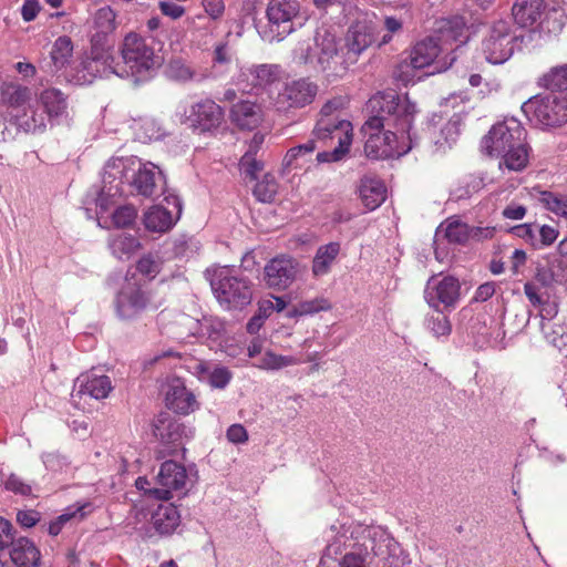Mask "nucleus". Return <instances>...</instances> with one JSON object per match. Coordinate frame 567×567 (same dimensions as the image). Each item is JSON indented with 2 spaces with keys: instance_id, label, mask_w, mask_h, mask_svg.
Segmentation results:
<instances>
[{
  "instance_id": "obj_41",
  "label": "nucleus",
  "mask_w": 567,
  "mask_h": 567,
  "mask_svg": "<svg viewBox=\"0 0 567 567\" xmlns=\"http://www.w3.org/2000/svg\"><path fill=\"white\" fill-rule=\"evenodd\" d=\"M301 360L293 355H281L272 351H266L255 364L258 369L276 371L286 367L300 364Z\"/></svg>"
},
{
  "instance_id": "obj_60",
  "label": "nucleus",
  "mask_w": 567,
  "mask_h": 567,
  "mask_svg": "<svg viewBox=\"0 0 567 567\" xmlns=\"http://www.w3.org/2000/svg\"><path fill=\"white\" fill-rule=\"evenodd\" d=\"M496 228L494 226H475L471 227L470 240L484 241L495 236Z\"/></svg>"
},
{
  "instance_id": "obj_8",
  "label": "nucleus",
  "mask_w": 567,
  "mask_h": 567,
  "mask_svg": "<svg viewBox=\"0 0 567 567\" xmlns=\"http://www.w3.org/2000/svg\"><path fill=\"white\" fill-rule=\"evenodd\" d=\"M441 52L442 48L434 38H427L417 42L412 48L409 58L399 64L396 76L401 81L409 83L413 80L415 70L430 65L434 66L432 73L447 70L454 62L455 56H452L447 62L445 58H440Z\"/></svg>"
},
{
  "instance_id": "obj_11",
  "label": "nucleus",
  "mask_w": 567,
  "mask_h": 567,
  "mask_svg": "<svg viewBox=\"0 0 567 567\" xmlns=\"http://www.w3.org/2000/svg\"><path fill=\"white\" fill-rule=\"evenodd\" d=\"M523 39V35L516 32L509 21L495 22L482 44L487 62L492 64L506 62L520 48Z\"/></svg>"
},
{
  "instance_id": "obj_33",
  "label": "nucleus",
  "mask_w": 567,
  "mask_h": 567,
  "mask_svg": "<svg viewBox=\"0 0 567 567\" xmlns=\"http://www.w3.org/2000/svg\"><path fill=\"white\" fill-rule=\"evenodd\" d=\"M359 193L362 203L370 210L378 208L386 197V188L383 182L371 176L361 179Z\"/></svg>"
},
{
  "instance_id": "obj_62",
  "label": "nucleus",
  "mask_w": 567,
  "mask_h": 567,
  "mask_svg": "<svg viewBox=\"0 0 567 567\" xmlns=\"http://www.w3.org/2000/svg\"><path fill=\"white\" fill-rule=\"evenodd\" d=\"M40 520V513L33 509L19 511L17 513V522L22 527H33Z\"/></svg>"
},
{
  "instance_id": "obj_64",
  "label": "nucleus",
  "mask_w": 567,
  "mask_h": 567,
  "mask_svg": "<svg viewBox=\"0 0 567 567\" xmlns=\"http://www.w3.org/2000/svg\"><path fill=\"white\" fill-rule=\"evenodd\" d=\"M203 6L206 13L213 19L220 18L225 11L223 0H203Z\"/></svg>"
},
{
  "instance_id": "obj_32",
  "label": "nucleus",
  "mask_w": 567,
  "mask_h": 567,
  "mask_svg": "<svg viewBox=\"0 0 567 567\" xmlns=\"http://www.w3.org/2000/svg\"><path fill=\"white\" fill-rule=\"evenodd\" d=\"M518 235L528 240L536 249L554 244L558 237V230L548 225H523L516 228Z\"/></svg>"
},
{
  "instance_id": "obj_6",
  "label": "nucleus",
  "mask_w": 567,
  "mask_h": 567,
  "mask_svg": "<svg viewBox=\"0 0 567 567\" xmlns=\"http://www.w3.org/2000/svg\"><path fill=\"white\" fill-rule=\"evenodd\" d=\"M293 56L298 63L309 64L328 78L341 76L347 71L339 54L337 38L328 30L318 31L312 44L300 42L293 51Z\"/></svg>"
},
{
  "instance_id": "obj_31",
  "label": "nucleus",
  "mask_w": 567,
  "mask_h": 567,
  "mask_svg": "<svg viewBox=\"0 0 567 567\" xmlns=\"http://www.w3.org/2000/svg\"><path fill=\"white\" fill-rule=\"evenodd\" d=\"M544 9V0H516L512 8V14L519 27L526 28L540 19Z\"/></svg>"
},
{
  "instance_id": "obj_58",
  "label": "nucleus",
  "mask_w": 567,
  "mask_h": 567,
  "mask_svg": "<svg viewBox=\"0 0 567 567\" xmlns=\"http://www.w3.org/2000/svg\"><path fill=\"white\" fill-rule=\"evenodd\" d=\"M14 542L12 524L8 519L0 517V550L9 547Z\"/></svg>"
},
{
  "instance_id": "obj_17",
  "label": "nucleus",
  "mask_w": 567,
  "mask_h": 567,
  "mask_svg": "<svg viewBox=\"0 0 567 567\" xmlns=\"http://www.w3.org/2000/svg\"><path fill=\"white\" fill-rule=\"evenodd\" d=\"M318 91V84L307 78L287 82L278 94V109L289 110L305 107L315 101Z\"/></svg>"
},
{
  "instance_id": "obj_43",
  "label": "nucleus",
  "mask_w": 567,
  "mask_h": 567,
  "mask_svg": "<svg viewBox=\"0 0 567 567\" xmlns=\"http://www.w3.org/2000/svg\"><path fill=\"white\" fill-rule=\"evenodd\" d=\"M199 368L202 378L214 389H225L233 378L231 372L225 367H215L213 370L204 369L202 365Z\"/></svg>"
},
{
  "instance_id": "obj_54",
  "label": "nucleus",
  "mask_w": 567,
  "mask_h": 567,
  "mask_svg": "<svg viewBox=\"0 0 567 567\" xmlns=\"http://www.w3.org/2000/svg\"><path fill=\"white\" fill-rule=\"evenodd\" d=\"M161 269V262L152 255L143 256L137 262V270L142 275L154 278Z\"/></svg>"
},
{
  "instance_id": "obj_56",
  "label": "nucleus",
  "mask_w": 567,
  "mask_h": 567,
  "mask_svg": "<svg viewBox=\"0 0 567 567\" xmlns=\"http://www.w3.org/2000/svg\"><path fill=\"white\" fill-rule=\"evenodd\" d=\"M342 106V101L340 99H334L328 101L320 110L318 120H328V122H333L341 120L336 112Z\"/></svg>"
},
{
  "instance_id": "obj_20",
  "label": "nucleus",
  "mask_w": 567,
  "mask_h": 567,
  "mask_svg": "<svg viewBox=\"0 0 567 567\" xmlns=\"http://www.w3.org/2000/svg\"><path fill=\"white\" fill-rule=\"evenodd\" d=\"M112 389L113 385L107 375L99 374L96 371L92 370L90 372L82 373L75 379L71 399L75 405L80 404V401L84 395L95 400H102L107 398Z\"/></svg>"
},
{
  "instance_id": "obj_18",
  "label": "nucleus",
  "mask_w": 567,
  "mask_h": 567,
  "mask_svg": "<svg viewBox=\"0 0 567 567\" xmlns=\"http://www.w3.org/2000/svg\"><path fill=\"white\" fill-rule=\"evenodd\" d=\"M184 115V122L189 127L199 132H209L220 125L224 113L217 103L205 99L193 103Z\"/></svg>"
},
{
  "instance_id": "obj_21",
  "label": "nucleus",
  "mask_w": 567,
  "mask_h": 567,
  "mask_svg": "<svg viewBox=\"0 0 567 567\" xmlns=\"http://www.w3.org/2000/svg\"><path fill=\"white\" fill-rule=\"evenodd\" d=\"M154 435L167 446L172 454L193 436V431L167 414H161L154 423Z\"/></svg>"
},
{
  "instance_id": "obj_34",
  "label": "nucleus",
  "mask_w": 567,
  "mask_h": 567,
  "mask_svg": "<svg viewBox=\"0 0 567 567\" xmlns=\"http://www.w3.org/2000/svg\"><path fill=\"white\" fill-rule=\"evenodd\" d=\"M341 245L338 241H330L318 247L312 259V274L315 277H322L330 272L332 265L337 261Z\"/></svg>"
},
{
  "instance_id": "obj_63",
  "label": "nucleus",
  "mask_w": 567,
  "mask_h": 567,
  "mask_svg": "<svg viewBox=\"0 0 567 567\" xmlns=\"http://www.w3.org/2000/svg\"><path fill=\"white\" fill-rule=\"evenodd\" d=\"M159 9L164 16L174 20L179 19L185 13V9L182 6L169 1L159 2Z\"/></svg>"
},
{
  "instance_id": "obj_52",
  "label": "nucleus",
  "mask_w": 567,
  "mask_h": 567,
  "mask_svg": "<svg viewBox=\"0 0 567 567\" xmlns=\"http://www.w3.org/2000/svg\"><path fill=\"white\" fill-rule=\"evenodd\" d=\"M112 218L116 227L124 228L134 223L136 210L133 206H122L113 213Z\"/></svg>"
},
{
  "instance_id": "obj_23",
  "label": "nucleus",
  "mask_w": 567,
  "mask_h": 567,
  "mask_svg": "<svg viewBox=\"0 0 567 567\" xmlns=\"http://www.w3.org/2000/svg\"><path fill=\"white\" fill-rule=\"evenodd\" d=\"M166 405L175 413L187 415L199 408L195 394L187 389L185 382L179 378L168 381L166 391Z\"/></svg>"
},
{
  "instance_id": "obj_30",
  "label": "nucleus",
  "mask_w": 567,
  "mask_h": 567,
  "mask_svg": "<svg viewBox=\"0 0 567 567\" xmlns=\"http://www.w3.org/2000/svg\"><path fill=\"white\" fill-rule=\"evenodd\" d=\"M231 121L244 130H252L262 118L261 107L249 101L236 103L230 111Z\"/></svg>"
},
{
  "instance_id": "obj_47",
  "label": "nucleus",
  "mask_w": 567,
  "mask_h": 567,
  "mask_svg": "<svg viewBox=\"0 0 567 567\" xmlns=\"http://www.w3.org/2000/svg\"><path fill=\"white\" fill-rule=\"evenodd\" d=\"M540 202L554 214L567 218V197L557 196L550 192H543Z\"/></svg>"
},
{
  "instance_id": "obj_10",
  "label": "nucleus",
  "mask_w": 567,
  "mask_h": 567,
  "mask_svg": "<svg viewBox=\"0 0 567 567\" xmlns=\"http://www.w3.org/2000/svg\"><path fill=\"white\" fill-rule=\"evenodd\" d=\"M522 110L530 122L544 128L567 123V96L563 92L536 95L525 102Z\"/></svg>"
},
{
  "instance_id": "obj_19",
  "label": "nucleus",
  "mask_w": 567,
  "mask_h": 567,
  "mask_svg": "<svg viewBox=\"0 0 567 567\" xmlns=\"http://www.w3.org/2000/svg\"><path fill=\"white\" fill-rule=\"evenodd\" d=\"M298 262L290 256L281 255L272 258L264 268V281L275 290L287 289L296 279Z\"/></svg>"
},
{
  "instance_id": "obj_51",
  "label": "nucleus",
  "mask_w": 567,
  "mask_h": 567,
  "mask_svg": "<svg viewBox=\"0 0 567 567\" xmlns=\"http://www.w3.org/2000/svg\"><path fill=\"white\" fill-rule=\"evenodd\" d=\"M133 128L137 140L147 142L157 136V127L151 120H141L134 123Z\"/></svg>"
},
{
  "instance_id": "obj_2",
  "label": "nucleus",
  "mask_w": 567,
  "mask_h": 567,
  "mask_svg": "<svg viewBox=\"0 0 567 567\" xmlns=\"http://www.w3.org/2000/svg\"><path fill=\"white\" fill-rule=\"evenodd\" d=\"M324 555H342L338 567H398L402 549L381 526L337 522L326 532Z\"/></svg>"
},
{
  "instance_id": "obj_12",
  "label": "nucleus",
  "mask_w": 567,
  "mask_h": 567,
  "mask_svg": "<svg viewBox=\"0 0 567 567\" xmlns=\"http://www.w3.org/2000/svg\"><path fill=\"white\" fill-rule=\"evenodd\" d=\"M352 124L347 120L328 122V120H318L312 131L315 140L337 141L338 146L332 151H324L317 154L319 163H332L341 161L349 152L352 143Z\"/></svg>"
},
{
  "instance_id": "obj_9",
  "label": "nucleus",
  "mask_w": 567,
  "mask_h": 567,
  "mask_svg": "<svg viewBox=\"0 0 567 567\" xmlns=\"http://www.w3.org/2000/svg\"><path fill=\"white\" fill-rule=\"evenodd\" d=\"M267 30L265 38L269 42H280L302 25L305 18L298 0H270L266 9Z\"/></svg>"
},
{
  "instance_id": "obj_7",
  "label": "nucleus",
  "mask_w": 567,
  "mask_h": 567,
  "mask_svg": "<svg viewBox=\"0 0 567 567\" xmlns=\"http://www.w3.org/2000/svg\"><path fill=\"white\" fill-rule=\"evenodd\" d=\"M218 303L227 309H241L252 299L249 280L235 275L234 269L224 266L207 269L205 272Z\"/></svg>"
},
{
  "instance_id": "obj_53",
  "label": "nucleus",
  "mask_w": 567,
  "mask_h": 567,
  "mask_svg": "<svg viewBox=\"0 0 567 567\" xmlns=\"http://www.w3.org/2000/svg\"><path fill=\"white\" fill-rule=\"evenodd\" d=\"M4 488L14 494H19L22 496H28L32 492L31 485L25 483L20 476L16 474H10L6 481L3 482Z\"/></svg>"
},
{
  "instance_id": "obj_5",
  "label": "nucleus",
  "mask_w": 567,
  "mask_h": 567,
  "mask_svg": "<svg viewBox=\"0 0 567 567\" xmlns=\"http://www.w3.org/2000/svg\"><path fill=\"white\" fill-rule=\"evenodd\" d=\"M117 76L131 79L135 84L151 80L161 65V58L154 48L140 34L130 32L120 47Z\"/></svg>"
},
{
  "instance_id": "obj_16",
  "label": "nucleus",
  "mask_w": 567,
  "mask_h": 567,
  "mask_svg": "<svg viewBox=\"0 0 567 567\" xmlns=\"http://www.w3.org/2000/svg\"><path fill=\"white\" fill-rule=\"evenodd\" d=\"M157 487L151 493L158 499L168 501L173 492H184L188 482V474L185 466L175 461H165L159 467L156 476Z\"/></svg>"
},
{
  "instance_id": "obj_57",
  "label": "nucleus",
  "mask_w": 567,
  "mask_h": 567,
  "mask_svg": "<svg viewBox=\"0 0 567 567\" xmlns=\"http://www.w3.org/2000/svg\"><path fill=\"white\" fill-rule=\"evenodd\" d=\"M342 106V101L340 99H334L328 101L320 110L318 120H328V122H333L341 120L336 112Z\"/></svg>"
},
{
  "instance_id": "obj_25",
  "label": "nucleus",
  "mask_w": 567,
  "mask_h": 567,
  "mask_svg": "<svg viewBox=\"0 0 567 567\" xmlns=\"http://www.w3.org/2000/svg\"><path fill=\"white\" fill-rule=\"evenodd\" d=\"M166 75L169 80L187 84L202 83L210 78L212 73L203 66L195 65L181 58L172 59L166 66Z\"/></svg>"
},
{
  "instance_id": "obj_48",
  "label": "nucleus",
  "mask_w": 567,
  "mask_h": 567,
  "mask_svg": "<svg viewBox=\"0 0 567 567\" xmlns=\"http://www.w3.org/2000/svg\"><path fill=\"white\" fill-rule=\"evenodd\" d=\"M277 193V183L275 177L266 175L264 179L256 184L254 195L262 203H269L274 199Z\"/></svg>"
},
{
  "instance_id": "obj_49",
  "label": "nucleus",
  "mask_w": 567,
  "mask_h": 567,
  "mask_svg": "<svg viewBox=\"0 0 567 567\" xmlns=\"http://www.w3.org/2000/svg\"><path fill=\"white\" fill-rule=\"evenodd\" d=\"M239 165L245 176L252 181L257 178V174L264 167L262 163L256 159V155L252 151L245 152L240 158Z\"/></svg>"
},
{
  "instance_id": "obj_55",
  "label": "nucleus",
  "mask_w": 567,
  "mask_h": 567,
  "mask_svg": "<svg viewBox=\"0 0 567 567\" xmlns=\"http://www.w3.org/2000/svg\"><path fill=\"white\" fill-rule=\"evenodd\" d=\"M42 462L47 470L58 472L62 471L68 465V460L65 456L61 455L58 452H47L43 453Z\"/></svg>"
},
{
  "instance_id": "obj_14",
  "label": "nucleus",
  "mask_w": 567,
  "mask_h": 567,
  "mask_svg": "<svg viewBox=\"0 0 567 567\" xmlns=\"http://www.w3.org/2000/svg\"><path fill=\"white\" fill-rule=\"evenodd\" d=\"M460 297V281L452 276H446L442 279L431 277L424 289L425 301L435 310H439L440 306H443L445 309L455 308Z\"/></svg>"
},
{
  "instance_id": "obj_26",
  "label": "nucleus",
  "mask_w": 567,
  "mask_h": 567,
  "mask_svg": "<svg viewBox=\"0 0 567 567\" xmlns=\"http://www.w3.org/2000/svg\"><path fill=\"white\" fill-rule=\"evenodd\" d=\"M1 101L8 110L9 121L13 113L25 110L32 101L31 89L17 82H6L0 87Z\"/></svg>"
},
{
  "instance_id": "obj_40",
  "label": "nucleus",
  "mask_w": 567,
  "mask_h": 567,
  "mask_svg": "<svg viewBox=\"0 0 567 567\" xmlns=\"http://www.w3.org/2000/svg\"><path fill=\"white\" fill-rule=\"evenodd\" d=\"M73 53V42L72 40L62 35L59 37L53 45L52 50L50 52L51 55V62L55 71L61 70L64 68L69 62Z\"/></svg>"
},
{
  "instance_id": "obj_39",
  "label": "nucleus",
  "mask_w": 567,
  "mask_h": 567,
  "mask_svg": "<svg viewBox=\"0 0 567 567\" xmlns=\"http://www.w3.org/2000/svg\"><path fill=\"white\" fill-rule=\"evenodd\" d=\"M109 246L116 258L126 259L140 248V241L133 235L121 233L110 239Z\"/></svg>"
},
{
  "instance_id": "obj_4",
  "label": "nucleus",
  "mask_w": 567,
  "mask_h": 567,
  "mask_svg": "<svg viewBox=\"0 0 567 567\" xmlns=\"http://www.w3.org/2000/svg\"><path fill=\"white\" fill-rule=\"evenodd\" d=\"M126 179L136 190L137 194L144 197H152L157 194V188H162L164 185V176L156 165L153 163H141L133 158H111L104 166L103 187L96 205L101 210H106L107 205L104 200V194L113 196L110 186L106 189V184H112L118 181L123 183Z\"/></svg>"
},
{
  "instance_id": "obj_27",
  "label": "nucleus",
  "mask_w": 567,
  "mask_h": 567,
  "mask_svg": "<svg viewBox=\"0 0 567 567\" xmlns=\"http://www.w3.org/2000/svg\"><path fill=\"white\" fill-rule=\"evenodd\" d=\"M38 102L50 122L60 123L68 116L66 96L55 87L43 90L39 95Z\"/></svg>"
},
{
  "instance_id": "obj_3",
  "label": "nucleus",
  "mask_w": 567,
  "mask_h": 567,
  "mask_svg": "<svg viewBox=\"0 0 567 567\" xmlns=\"http://www.w3.org/2000/svg\"><path fill=\"white\" fill-rule=\"evenodd\" d=\"M526 130L514 118H506L492 126L482 138V151L491 156H502L499 168L519 172L528 163V148L525 142Z\"/></svg>"
},
{
  "instance_id": "obj_36",
  "label": "nucleus",
  "mask_w": 567,
  "mask_h": 567,
  "mask_svg": "<svg viewBox=\"0 0 567 567\" xmlns=\"http://www.w3.org/2000/svg\"><path fill=\"white\" fill-rule=\"evenodd\" d=\"M374 41L372 28L367 23H355L348 30L346 45L350 53L361 54Z\"/></svg>"
},
{
  "instance_id": "obj_15",
  "label": "nucleus",
  "mask_w": 567,
  "mask_h": 567,
  "mask_svg": "<svg viewBox=\"0 0 567 567\" xmlns=\"http://www.w3.org/2000/svg\"><path fill=\"white\" fill-rule=\"evenodd\" d=\"M116 312L121 319L136 318L148 308H156L152 303L151 296L140 285L126 281L116 297Z\"/></svg>"
},
{
  "instance_id": "obj_50",
  "label": "nucleus",
  "mask_w": 567,
  "mask_h": 567,
  "mask_svg": "<svg viewBox=\"0 0 567 567\" xmlns=\"http://www.w3.org/2000/svg\"><path fill=\"white\" fill-rule=\"evenodd\" d=\"M93 511V505L90 502H84L82 504L78 503L74 506H70L65 509L63 514H61L56 520L62 524V526L69 522L70 519L79 516L80 519L85 517L89 513Z\"/></svg>"
},
{
  "instance_id": "obj_1",
  "label": "nucleus",
  "mask_w": 567,
  "mask_h": 567,
  "mask_svg": "<svg viewBox=\"0 0 567 567\" xmlns=\"http://www.w3.org/2000/svg\"><path fill=\"white\" fill-rule=\"evenodd\" d=\"M369 107L375 114L362 126L368 157H400L416 145V134L412 132L416 107L406 95L378 93L370 99Z\"/></svg>"
},
{
  "instance_id": "obj_13",
  "label": "nucleus",
  "mask_w": 567,
  "mask_h": 567,
  "mask_svg": "<svg viewBox=\"0 0 567 567\" xmlns=\"http://www.w3.org/2000/svg\"><path fill=\"white\" fill-rule=\"evenodd\" d=\"M116 69L117 62H115L111 51L93 40L90 54L76 70L75 82L85 85L92 83L96 78H110L113 74L117 76Z\"/></svg>"
},
{
  "instance_id": "obj_61",
  "label": "nucleus",
  "mask_w": 567,
  "mask_h": 567,
  "mask_svg": "<svg viewBox=\"0 0 567 567\" xmlns=\"http://www.w3.org/2000/svg\"><path fill=\"white\" fill-rule=\"evenodd\" d=\"M226 435L228 441L235 444H241L248 441L247 430L241 424L230 425Z\"/></svg>"
},
{
  "instance_id": "obj_35",
  "label": "nucleus",
  "mask_w": 567,
  "mask_h": 567,
  "mask_svg": "<svg viewBox=\"0 0 567 567\" xmlns=\"http://www.w3.org/2000/svg\"><path fill=\"white\" fill-rule=\"evenodd\" d=\"M152 524L161 535H171L181 524V515L173 504L159 505L152 515Z\"/></svg>"
},
{
  "instance_id": "obj_22",
  "label": "nucleus",
  "mask_w": 567,
  "mask_h": 567,
  "mask_svg": "<svg viewBox=\"0 0 567 567\" xmlns=\"http://www.w3.org/2000/svg\"><path fill=\"white\" fill-rule=\"evenodd\" d=\"M165 200L172 205L175 212H172L163 206H152L144 214L145 228L153 233L168 231L182 213V203L177 196H166Z\"/></svg>"
},
{
  "instance_id": "obj_24",
  "label": "nucleus",
  "mask_w": 567,
  "mask_h": 567,
  "mask_svg": "<svg viewBox=\"0 0 567 567\" xmlns=\"http://www.w3.org/2000/svg\"><path fill=\"white\" fill-rule=\"evenodd\" d=\"M278 66L272 64H260L241 68L237 75L236 84L245 92L254 89L265 87L276 81Z\"/></svg>"
},
{
  "instance_id": "obj_42",
  "label": "nucleus",
  "mask_w": 567,
  "mask_h": 567,
  "mask_svg": "<svg viewBox=\"0 0 567 567\" xmlns=\"http://www.w3.org/2000/svg\"><path fill=\"white\" fill-rule=\"evenodd\" d=\"M540 81L548 90H567V64L551 68L542 76Z\"/></svg>"
},
{
  "instance_id": "obj_37",
  "label": "nucleus",
  "mask_w": 567,
  "mask_h": 567,
  "mask_svg": "<svg viewBox=\"0 0 567 567\" xmlns=\"http://www.w3.org/2000/svg\"><path fill=\"white\" fill-rule=\"evenodd\" d=\"M317 148L316 140H308L306 143L291 147L287 151L284 159V169L291 171L296 168H303L310 161L311 156Z\"/></svg>"
},
{
  "instance_id": "obj_28",
  "label": "nucleus",
  "mask_w": 567,
  "mask_h": 567,
  "mask_svg": "<svg viewBox=\"0 0 567 567\" xmlns=\"http://www.w3.org/2000/svg\"><path fill=\"white\" fill-rule=\"evenodd\" d=\"M48 118L32 103L22 112L13 113L11 124L28 134H41L47 130Z\"/></svg>"
},
{
  "instance_id": "obj_38",
  "label": "nucleus",
  "mask_w": 567,
  "mask_h": 567,
  "mask_svg": "<svg viewBox=\"0 0 567 567\" xmlns=\"http://www.w3.org/2000/svg\"><path fill=\"white\" fill-rule=\"evenodd\" d=\"M440 234H443L451 244L464 245L470 241L471 226L452 217L439 226L436 235Z\"/></svg>"
},
{
  "instance_id": "obj_45",
  "label": "nucleus",
  "mask_w": 567,
  "mask_h": 567,
  "mask_svg": "<svg viewBox=\"0 0 567 567\" xmlns=\"http://www.w3.org/2000/svg\"><path fill=\"white\" fill-rule=\"evenodd\" d=\"M425 323L426 328L436 338L446 337L451 333L452 330L450 320L440 311V309L435 315L427 317Z\"/></svg>"
},
{
  "instance_id": "obj_59",
  "label": "nucleus",
  "mask_w": 567,
  "mask_h": 567,
  "mask_svg": "<svg viewBox=\"0 0 567 567\" xmlns=\"http://www.w3.org/2000/svg\"><path fill=\"white\" fill-rule=\"evenodd\" d=\"M402 21L394 17H385L384 28L388 31L380 41V45L388 44L392 40V35L402 30Z\"/></svg>"
},
{
  "instance_id": "obj_46",
  "label": "nucleus",
  "mask_w": 567,
  "mask_h": 567,
  "mask_svg": "<svg viewBox=\"0 0 567 567\" xmlns=\"http://www.w3.org/2000/svg\"><path fill=\"white\" fill-rule=\"evenodd\" d=\"M115 12L110 7L100 8L94 17L95 27L102 34H109L116 28Z\"/></svg>"
},
{
  "instance_id": "obj_44",
  "label": "nucleus",
  "mask_w": 567,
  "mask_h": 567,
  "mask_svg": "<svg viewBox=\"0 0 567 567\" xmlns=\"http://www.w3.org/2000/svg\"><path fill=\"white\" fill-rule=\"evenodd\" d=\"M330 302L324 298H316L312 300H305L295 306L293 310L289 313L290 317L309 316L320 311L329 310Z\"/></svg>"
},
{
  "instance_id": "obj_29",
  "label": "nucleus",
  "mask_w": 567,
  "mask_h": 567,
  "mask_svg": "<svg viewBox=\"0 0 567 567\" xmlns=\"http://www.w3.org/2000/svg\"><path fill=\"white\" fill-rule=\"evenodd\" d=\"M10 558L17 567H38L40 564V550L28 538L20 537L12 543Z\"/></svg>"
}]
</instances>
